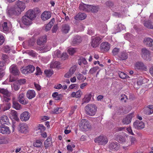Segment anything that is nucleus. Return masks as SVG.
<instances>
[{
    "label": "nucleus",
    "mask_w": 153,
    "mask_h": 153,
    "mask_svg": "<svg viewBox=\"0 0 153 153\" xmlns=\"http://www.w3.org/2000/svg\"><path fill=\"white\" fill-rule=\"evenodd\" d=\"M153 39L150 38H146L144 39L143 43L144 44L147 46L151 47L152 45Z\"/></svg>",
    "instance_id": "30"
},
{
    "label": "nucleus",
    "mask_w": 153,
    "mask_h": 153,
    "mask_svg": "<svg viewBox=\"0 0 153 153\" xmlns=\"http://www.w3.org/2000/svg\"><path fill=\"white\" fill-rule=\"evenodd\" d=\"M9 142L8 139L3 137H0V144H7Z\"/></svg>",
    "instance_id": "46"
},
{
    "label": "nucleus",
    "mask_w": 153,
    "mask_h": 153,
    "mask_svg": "<svg viewBox=\"0 0 153 153\" xmlns=\"http://www.w3.org/2000/svg\"><path fill=\"white\" fill-rule=\"evenodd\" d=\"M11 26L9 23L6 22H1L0 23V30L5 33L8 32Z\"/></svg>",
    "instance_id": "9"
},
{
    "label": "nucleus",
    "mask_w": 153,
    "mask_h": 153,
    "mask_svg": "<svg viewBox=\"0 0 153 153\" xmlns=\"http://www.w3.org/2000/svg\"><path fill=\"white\" fill-rule=\"evenodd\" d=\"M117 28L116 31V32L115 33L120 32L121 30L125 29L126 28L124 26L121 24H118Z\"/></svg>",
    "instance_id": "45"
},
{
    "label": "nucleus",
    "mask_w": 153,
    "mask_h": 153,
    "mask_svg": "<svg viewBox=\"0 0 153 153\" xmlns=\"http://www.w3.org/2000/svg\"><path fill=\"white\" fill-rule=\"evenodd\" d=\"M51 16V13L50 12L45 11L42 14L41 18L42 20L46 21L49 19Z\"/></svg>",
    "instance_id": "17"
},
{
    "label": "nucleus",
    "mask_w": 153,
    "mask_h": 153,
    "mask_svg": "<svg viewBox=\"0 0 153 153\" xmlns=\"http://www.w3.org/2000/svg\"><path fill=\"white\" fill-rule=\"evenodd\" d=\"M134 67L136 70L146 71L147 68L146 66L141 62L138 61L135 63Z\"/></svg>",
    "instance_id": "11"
},
{
    "label": "nucleus",
    "mask_w": 153,
    "mask_h": 153,
    "mask_svg": "<svg viewBox=\"0 0 153 153\" xmlns=\"http://www.w3.org/2000/svg\"><path fill=\"white\" fill-rule=\"evenodd\" d=\"M12 88L13 89H14L15 91L18 90L20 88V86L17 83H14L13 84V86L12 85Z\"/></svg>",
    "instance_id": "57"
},
{
    "label": "nucleus",
    "mask_w": 153,
    "mask_h": 153,
    "mask_svg": "<svg viewBox=\"0 0 153 153\" xmlns=\"http://www.w3.org/2000/svg\"><path fill=\"white\" fill-rule=\"evenodd\" d=\"M55 22L54 18H52L46 26L45 30L48 31L49 30L53 25L54 22Z\"/></svg>",
    "instance_id": "37"
},
{
    "label": "nucleus",
    "mask_w": 153,
    "mask_h": 153,
    "mask_svg": "<svg viewBox=\"0 0 153 153\" xmlns=\"http://www.w3.org/2000/svg\"><path fill=\"white\" fill-rule=\"evenodd\" d=\"M140 55L141 57L145 60H150V51L146 48H144L141 49Z\"/></svg>",
    "instance_id": "6"
},
{
    "label": "nucleus",
    "mask_w": 153,
    "mask_h": 153,
    "mask_svg": "<svg viewBox=\"0 0 153 153\" xmlns=\"http://www.w3.org/2000/svg\"><path fill=\"white\" fill-rule=\"evenodd\" d=\"M5 62L3 61L0 62V79L4 76V72L1 70H4L5 69Z\"/></svg>",
    "instance_id": "27"
},
{
    "label": "nucleus",
    "mask_w": 153,
    "mask_h": 153,
    "mask_svg": "<svg viewBox=\"0 0 153 153\" xmlns=\"http://www.w3.org/2000/svg\"><path fill=\"white\" fill-rule=\"evenodd\" d=\"M32 20L25 15L22 17V22L25 25H30L32 23Z\"/></svg>",
    "instance_id": "18"
},
{
    "label": "nucleus",
    "mask_w": 153,
    "mask_h": 153,
    "mask_svg": "<svg viewBox=\"0 0 153 153\" xmlns=\"http://www.w3.org/2000/svg\"><path fill=\"white\" fill-rule=\"evenodd\" d=\"M21 13V11L16 7L8 8L7 11V14L10 16L18 15Z\"/></svg>",
    "instance_id": "5"
},
{
    "label": "nucleus",
    "mask_w": 153,
    "mask_h": 153,
    "mask_svg": "<svg viewBox=\"0 0 153 153\" xmlns=\"http://www.w3.org/2000/svg\"><path fill=\"white\" fill-rule=\"evenodd\" d=\"M0 123L1 124H8L9 123V119L7 116L3 115L0 117Z\"/></svg>",
    "instance_id": "23"
},
{
    "label": "nucleus",
    "mask_w": 153,
    "mask_h": 153,
    "mask_svg": "<svg viewBox=\"0 0 153 153\" xmlns=\"http://www.w3.org/2000/svg\"><path fill=\"white\" fill-rule=\"evenodd\" d=\"M95 142L100 145H104L108 142L107 137L105 136H100L95 139Z\"/></svg>",
    "instance_id": "10"
},
{
    "label": "nucleus",
    "mask_w": 153,
    "mask_h": 153,
    "mask_svg": "<svg viewBox=\"0 0 153 153\" xmlns=\"http://www.w3.org/2000/svg\"><path fill=\"white\" fill-rule=\"evenodd\" d=\"M111 47V45L108 42H103L102 43L100 46V52L105 53L108 52Z\"/></svg>",
    "instance_id": "8"
},
{
    "label": "nucleus",
    "mask_w": 153,
    "mask_h": 153,
    "mask_svg": "<svg viewBox=\"0 0 153 153\" xmlns=\"http://www.w3.org/2000/svg\"><path fill=\"white\" fill-rule=\"evenodd\" d=\"M45 73L46 75L49 77L51 76L53 74V71L51 70H45Z\"/></svg>",
    "instance_id": "53"
},
{
    "label": "nucleus",
    "mask_w": 153,
    "mask_h": 153,
    "mask_svg": "<svg viewBox=\"0 0 153 153\" xmlns=\"http://www.w3.org/2000/svg\"><path fill=\"white\" fill-rule=\"evenodd\" d=\"M62 111V108L56 107L51 111V113L58 114L61 113Z\"/></svg>",
    "instance_id": "43"
},
{
    "label": "nucleus",
    "mask_w": 153,
    "mask_h": 153,
    "mask_svg": "<svg viewBox=\"0 0 153 153\" xmlns=\"http://www.w3.org/2000/svg\"><path fill=\"white\" fill-rule=\"evenodd\" d=\"M87 15L85 14L79 13L75 16L74 19L76 20H82L85 19Z\"/></svg>",
    "instance_id": "29"
},
{
    "label": "nucleus",
    "mask_w": 153,
    "mask_h": 153,
    "mask_svg": "<svg viewBox=\"0 0 153 153\" xmlns=\"http://www.w3.org/2000/svg\"><path fill=\"white\" fill-rule=\"evenodd\" d=\"M70 29V27L68 24H65L62 26V31L64 33H67L69 31Z\"/></svg>",
    "instance_id": "35"
},
{
    "label": "nucleus",
    "mask_w": 153,
    "mask_h": 153,
    "mask_svg": "<svg viewBox=\"0 0 153 153\" xmlns=\"http://www.w3.org/2000/svg\"><path fill=\"white\" fill-rule=\"evenodd\" d=\"M118 56L120 60H126L128 57V54L126 51H123L120 52L118 54Z\"/></svg>",
    "instance_id": "25"
},
{
    "label": "nucleus",
    "mask_w": 153,
    "mask_h": 153,
    "mask_svg": "<svg viewBox=\"0 0 153 153\" xmlns=\"http://www.w3.org/2000/svg\"><path fill=\"white\" fill-rule=\"evenodd\" d=\"M46 36L45 35L40 37L38 39L37 43L38 45H40L45 42L46 40Z\"/></svg>",
    "instance_id": "36"
},
{
    "label": "nucleus",
    "mask_w": 153,
    "mask_h": 153,
    "mask_svg": "<svg viewBox=\"0 0 153 153\" xmlns=\"http://www.w3.org/2000/svg\"><path fill=\"white\" fill-rule=\"evenodd\" d=\"M30 116V114L29 112L25 111L21 114L20 119L22 121L25 122L29 119Z\"/></svg>",
    "instance_id": "14"
},
{
    "label": "nucleus",
    "mask_w": 153,
    "mask_h": 153,
    "mask_svg": "<svg viewBox=\"0 0 153 153\" xmlns=\"http://www.w3.org/2000/svg\"><path fill=\"white\" fill-rule=\"evenodd\" d=\"M60 63L58 61H53L51 63L50 67L52 68H59L60 67Z\"/></svg>",
    "instance_id": "40"
},
{
    "label": "nucleus",
    "mask_w": 153,
    "mask_h": 153,
    "mask_svg": "<svg viewBox=\"0 0 153 153\" xmlns=\"http://www.w3.org/2000/svg\"><path fill=\"white\" fill-rule=\"evenodd\" d=\"M81 129L83 131L88 130L91 128V125L89 122L85 119L81 120L79 124Z\"/></svg>",
    "instance_id": "4"
},
{
    "label": "nucleus",
    "mask_w": 153,
    "mask_h": 153,
    "mask_svg": "<svg viewBox=\"0 0 153 153\" xmlns=\"http://www.w3.org/2000/svg\"><path fill=\"white\" fill-rule=\"evenodd\" d=\"M127 99V96L126 95L124 94H123L121 95L120 100L122 101L125 102Z\"/></svg>",
    "instance_id": "62"
},
{
    "label": "nucleus",
    "mask_w": 153,
    "mask_h": 153,
    "mask_svg": "<svg viewBox=\"0 0 153 153\" xmlns=\"http://www.w3.org/2000/svg\"><path fill=\"white\" fill-rule=\"evenodd\" d=\"M0 132L3 134H9L11 133V130L9 128L6 126H4L1 127Z\"/></svg>",
    "instance_id": "22"
},
{
    "label": "nucleus",
    "mask_w": 153,
    "mask_h": 153,
    "mask_svg": "<svg viewBox=\"0 0 153 153\" xmlns=\"http://www.w3.org/2000/svg\"><path fill=\"white\" fill-rule=\"evenodd\" d=\"M134 127L137 129H141L145 127V124L141 121L137 120L134 123Z\"/></svg>",
    "instance_id": "15"
},
{
    "label": "nucleus",
    "mask_w": 153,
    "mask_h": 153,
    "mask_svg": "<svg viewBox=\"0 0 153 153\" xmlns=\"http://www.w3.org/2000/svg\"><path fill=\"white\" fill-rule=\"evenodd\" d=\"M77 79L78 80L84 81L86 79V77L84 76L82 74L79 72H78L76 74Z\"/></svg>",
    "instance_id": "41"
},
{
    "label": "nucleus",
    "mask_w": 153,
    "mask_h": 153,
    "mask_svg": "<svg viewBox=\"0 0 153 153\" xmlns=\"http://www.w3.org/2000/svg\"><path fill=\"white\" fill-rule=\"evenodd\" d=\"M76 51V49L73 48H70L68 50L69 53L71 55H72Z\"/></svg>",
    "instance_id": "52"
},
{
    "label": "nucleus",
    "mask_w": 153,
    "mask_h": 153,
    "mask_svg": "<svg viewBox=\"0 0 153 153\" xmlns=\"http://www.w3.org/2000/svg\"><path fill=\"white\" fill-rule=\"evenodd\" d=\"M78 85L76 84H72L69 87V88L71 89L77 88L78 87Z\"/></svg>",
    "instance_id": "59"
},
{
    "label": "nucleus",
    "mask_w": 153,
    "mask_h": 153,
    "mask_svg": "<svg viewBox=\"0 0 153 153\" xmlns=\"http://www.w3.org/2000/svg\"><path fill=\"white\" fill-rule=\"evenodd\" d=\"M82 92L80 90H79L76 92H73L71 94V97L80 98L82 94Z\"/></svg>",
    "instance_id": "26"
},
{
    "label": "nucleus",
    "mask_w": 153,
    "mask_h": 153,
    "mask_svg": "<svg viewBox=\"0 0 153 153\" xmlns=\"http://www.w3.org/2000/svg\"><path fill=\"white\" fill-rule=\"evenodd\" d=\"M35 69V67L33 65H29L22 68L21 69V71L23 74H26L33 73Z\"/></svg>",
    "instance_id": "7"
},
{
    "label": "nucleus",
    "mask_w": 153,
    "mask_h": 153,
    "mask_svg": "<svg viewBox=\"0 0 153 153\" xmlns=\"http://www.w3.org/2000/svg\"><path fill=\"white\" fill-rule=\"evenodd\" d=\"M42 142L40 140H37L33 143V146L36 147H40L42 146Z\"/></svg>",
    "instance_id": "39"
},
{
    "label": "nucleus",
    "mask_w": 153,
    "mask_h": 153,
    "mask_svg": "<svg viewBox=\"0 0 153 153\" xmlns=\"http://www.w3.org/2000/svg\"><path fill=\"white\" fill-rule=\"evenodd\" d=\"M52 96L53 98L56 100H59L61 97V95L59 94L57 92H55L53 93Z\"/></svg>",
    "instance_id": "47"
},
{
    "label": "nucleus",
    "mask_w": 153,
    "mask_h": 153,
    "mask_svg": "<svg viewBox=\"0 0 153 153\" xmlns=\"http://www.w3.org/2000/svg\"><path fill=\"white\" fill-rule=\"evenodd\" d=\"M91 94L86 95L82 100V104H83L85 103H88L91 100Z\"/></svg>",
    "instance_id": "32"
},
{
    "label": "nucleus",
    "mask_w": 153,
    "mask_h": 153,
    "mask_svg": "<svg viewBox=\"0 0 153 153\" xmlns=\"http://www.w3.org/2000/svg\"><path fill=\"white\" fill-rule=\"evenodd\" d=\"M104 36H97L92 39V42L91 43V45L94 48H96L99 45L100 41L103 38Z\"/></svg>",
    "instance_id": "12"
},
{
    "label": "nucleus",
    "mask_w": 153,
    "mask_h": 153,
    "mask_svg": "<svg viewBox=\"0 0 153 153\" xmlns=\"http://www.w3.org/2000/svg\"><path fill=\"white\" fill-rule=\"evenodd\" d=\"M11 93L7 89L0 88V96L3 101L8 102L11 99Z\"/></svg>",
    "instance_id": "2"
},
{
    "label": "nucleus",
    "mask_w": 153,
    "mask_h": 153,
    "mask_svg": "<svg viewBox=\"0 0 153 153\" xmlns=\"http://www.w3.org/2000/svg\"><path fill=\"white\" fill-rule=\"evenodd\" d=\"M16 7L21 11V12L24 10L25 8L24 3L22 1H18L16 2Z\"/></svg>",
    "instance_id": "19"
},
{
    "label": "nucleus",
    "mask_w": 153,
    "mask_h": 153,
    "mask_svg": "<svg viewBox=\"0 0 153 153\" xmlns=\"http://www.w3.org/2000/svg\"><path fill=\"white\" fill-rule=\"evenodd\" d=\"M144 26L146 28L149 29H153V26L151 24V22L150 21H145L143 23Z\"/></svg>",
    "instance_id": "42"
},
{
    "label": "nucleus",
    "mask_w": 153,
    "mask_h": 153,
    "mask_svg": "<svg viewBox=\"0 0 153 153\" xmlns=\"http://www.w3.org/2000/svg\"><path fill=\"white\" fill-rule=\"evenodd\" d=\"M134 117V113H131L128 114L126 117H124L122 122L124 124L128 125L131 122V119Z\"/></svg>",
    "instance_id": "13"
},
{
    "label": "nucleus",
    "mask_w": 153,
    "mask_h": 153,
    "mask_svg": "<svg viewBox=\"0 0 153 153\" xmlns=\"http://www.w3.org/2000/svg\"><path fill=\"white\" fill-rule=\"evenodd\" d=\"M119 51V49L116 48L113 49L112 53L113 55L115 56L117 54Z\"/></svg>",
    "instance_id": "64"
},
{
    "label": "nucleus",
    "mask_w": 153,
    "mask_h": 153,
    "mask_svg": "<svg viewBox=\"0 0 153 153\" xmlns=\"http://www.w3.org/2000/svg\"><path fill=\"white\" fill-rule=\"evenodd\" d=\"M26 82V79H21L18 80V83L20 85L24 84Z\"/></svg>",
    "instance_id": "63"
},
{
    "label": "nucleus",
    "mask_w": 153,
    "mask_h": 153,
    "mask_svg": "<svg viewBox=\"0 0 153 153\" xmlns=\"http://www.w3.org/2000/svg\"><path fill=\"white\" fill-rule=\"evenodd\" d=\"M116 139L120 143L123 144L126 142V140L120 134H117V135Z\"/></svg>",
    "instance_id": "38"
},
{
    "label": "nucleus",
    "mask_w": 153,
    "mask_h": 153,
    "mask_svg": "<svg viewBox=\"0 0 153 153\" xmlns=\"http://www.w3.org/2000/svg\"><path fill=\"white\" fill-rule=\"evenodd\" d=\"M10 72L15 75H18L20 74V72L16 66L13 65L10 68Z\"/></svg>",
    "instance_id": "16"
},
{
    "label": "nucleus",
    "mask_w": 153,
    "mask_h": 153,
    "mask_svg": "<svg viewBox=\"0 0 153 153\" xmlns=\"http://www.w3.org/2000/svg\"><path fill=\"white\" fill-rule=\"evenodd\" d=\"M82 41V39L80 36H76L74 38L72 42V44L76 45L78 44Z\"/></svg>",
    "instance_id": "34"
},
{
    "label": "nucleus",
    "mask_w": 153,
    "mask_h": 153,
    "mask_svg": "<svg viewBox=\"0 0 153 153\" xmlns=\"http://www.w3.org/2000/svg\"><path fill=\"white\" fill-rule=\"evenodd\" d=\"M13 107L16 110H19L22 108L21 105L19 104L17 102L13 101Z\"/></svg>",
    "instance_id": "44"
},
{
    "label": "nucleus",
    "mask_w": 153,
    "mask_h": 153,
    "mask_svg": "<svg viewBox=\"0 0 153 153\" xmlns=\"http://www.w3.org/2000/svg\"><path fill=\"white\" fill-rule=\"evenodd\" d=\"M97 107L94 104H88L85 107L86 114L90 116H94L97 111Z\"/></svg>",
    "instance_id": "1"
},
{
    "label": "nucleus",
    "mask_w": 153,
    "mask_h": 153,
    "mask_svg": "<svg viewBox=\"0 0 153 153\" xmlns=\"http://www.w3.org/2000/svg\"><path fill=\"white\" fill-rule=\"evenodd\" d=\"M76 69V65H74L72 67H71L69 71H68L70 72L73 75L75 72V71Z\"/></svg>",
    "instance_id": "56"
},
{
    "label": "nucleus",
    "mask_w": 153,
    "mask_h": 153,
    "mask_svg": "<svg viewBox=\"0 0 153 153\" xmlns=\"http://www.w3.org/2000/svg\"><path fill=\"white\" fill-rule=\"evenodd\" d=\"M87 63V62L86 59L84 58H80L79 60L78 64L79 65H81L82 63L86 65Z\"/></svg>",
    "instance_id": "50"
},
{
    "label": "nucleus",
    "mask_w": 153,
    "mask_h": 153,
    "mask_svg": "<svg viewBox=\"0 0 153 153\" xmlns=\"http://www.w3.org/2000/svg\"><path fill=\"white\" fill-rule=\"evenodd\" d=\"M86 7H88V5L83 3L79 5V8L81 10L86 11V10H87Z\"/></svg>",
    "instance_id": "49"
},
{
    "label": "nucleus",
    "mask_w": 153,
    "mask_h": 153,
    "mask_svg": "<svg viewBox=\"0 0 153 153\" xmlns=\"http://www.w3.org/2000/svg\"><path fill=\"white\" fill-rule=\"evenodd\" d=\"M144 113L148 115L151 114L153 113V105H149L144 108Z\"/></svg>",
    "instance_id": "24"
},
{
    "label": "nucleus",
    "mask_w": 153,
    "mask_h": 153,
    "mask_svg": "<svg viewBox=\"0 0 153 153\" xmlns=\"http://www.w3.org/2000/svg\"><path fill=\"white\" fill-rule=\"evenodd\" d=\"M99 68L98 66L93 67L90 69L89 72L91 74H93L95 73Z\"/></svg>",
    "instance_id": "55"
},
{
    "label": "nucleus",
    "mask_w": 153,
    "mask_h": 153,
    "mask_svg": "<svg viewBox=\"0 0 153 153\" xmlns=\"http://www.w3.org/2000/svg\"><path fill=\"white\" fill-rule=\"evenodd\" d=\"M9 116L11 119H13L16 121L19 120V119L18 117V114L16 111L12 110L10 111Z\"/></svg>",
    "instance_id": "21"
},
{
    "label": "nucleus",
    "mask_w": 153,
    "mask_h": 153,
    "mask_svg": "<svg viewBox=\"0 0 153 153\" xmlns=\"http://www.w3.org/2000/svg\"><path fill=\"white\" fill-rule=\"evenodd\" d=\"M90 8H91V12H97L99 9V8L98 6H92L90 7Z\"/></svg>",
    "instance_id": "54"
},
{
    "label": "nucleus",
    "mask_w": 153,
    "mask_h": 153,
    "mask_svg": "<svg viewBox=\"0 0 153 153\" xmlns=\"http://www.w3.org/2000/svg\"><path fill=\"white\" fill-rule=\"evenodd\" d=\"M52 142L51 137H48L47 139L45 141L44 146L46 149H47L51 146Z\"/></svg>",
    "instance_id": "33"
},
{
    "label": "nucleus",
    "mask_w": 153,
    "mask_h": 153,
    "mask_svg": "<svg viewBox=\"0 0 153 153\" xmlns=\"http://www.w3.org/2000/svg\"><path fill=\"white\" fill-rule=\"evenodd\" d=\"M149 81L148 79L145 78L143 79L142 81H140V80L138 81L137 84L139 85H141L142 84L148 82Z\"/></svg>",
    "instance_id": "58"
},
{
    "label": "nucleus",
    "mask_w": 153,
    "mask_h": 153,
    "mask_svg": "<svg viewBox=\"0 0 153 153\" xmlns=\"http://www.w3.org/2000/svg\"><path fill=\"white\" fill-rule=\"evenodd\" d=\"M61 55L60 51L59 50H57L54 52L53 56L54 58H55L56 57H61Z\"/></svg>",
    "instance_id": "51"
},
{
    "label": "nucleus",
    "mask_w": 153,
    "mask_h": 153,
    "mask_svg": "<svg viewBox=\"0 0 153 153\" xmlns=\"http://www.w3.org/2000/svg\"><path fill=\"white\" fill-rule=\"evenodd\" d=\"M27 127L26 125L22 124L19 125V130L22 133H26L27 131Z\"/></svg>",
    "instance_id": "31"
},
{
    "label": "nucleus",
    "mask_w": 153,
    "mask_h": 153,
    "mask_svg": "<svg viewBox=\"0 0 153 153\" xmlns=\"http://www.w3.org/2000/svg\"><path fill=\"white\" fill-rule=\"evenodd\" d=\"M40 12L39 9L37 7H36L33 9H30L28 10L26 12L25 15L33 20L36 17V14Z\"/></svg>",
    "instance_id": "3"
},
{
    "label": "nucleus",
    "mask_w": 153,
    "mask_h": 153,
    "mask_svg": "<svg viewBox=\"0 0 153 153\" xmlns=\"http://www.w3.org/2000/svg\"><path fill=\"white\" fill-rule=\"evenodd\" d=\"M19 101L22 104L24 105H26L28 103V101L27 100H25L24 99H19Z\"/></svg>",
    "instance_id": "61"
},
{
    "label": "nucleus",
    "mask_w": 153,
    "mask_h": 153,
    "mask_svg": "<svg viewBox=\"0 0 153 153\" xmlns=\"http://www.w3.org/2000/svg\"><path fill=\"white\" fill-rule=\"evenodd\" d=\"M118 74L120 77L122 79H124L128 77L126 74L122 72L119 71Z\"/></svg>",
    "instance_id": "48"
},
{
    "label": "nucleus",
    "mask_w": 153,
    "mask_h": 153,
    "mask_svg": "<svg viewBox=\"0 0 153 153\" xmlns=\"http://www.w3.org/2000/svg\"><path fill=\"white\" fill-rule=\"evenodd\" d=\"M35 91L33 90H28L27 91L26 96L27 98L31 100L34 98L36 96Z\"/></svg>",
    "instance_id": "20"
},
{
    "label": "nucleus",
    "mask_w": 153,
    "mask_h": 153,
    "mask_svg": "<svg viewBox=\"0 0 153 153\" xmlns=\"http://www.w3.org/2000/svg\"><path fill=\"white\" fill-rule=\"evenodd\" d=\"M10 108V104L9 103H7L6 104L5 106H4L3 108V110L4 111H5L6 110H8Z\"/></svg>",
    "instance_id": "60"
},
{
    "label": "nucleus",
    "mask_w": 153,
    "mask_h": 153,
    "mask_svg": "<svg viewBox=\"0 0 153 153\" xmlns=\"http://www.w3.org/2000/svg\"><path fill=\"white\" fill-rule=\"evenodd\" d=\"M109 149L112 150H117L119 149V144L117 142L111 143L109 146Z\"/></svg>",
    "instance_id": "28"
}]
</instances>
